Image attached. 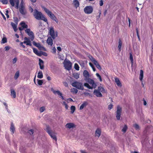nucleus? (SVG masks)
Wrapping results in <instances>:
<instances>
[{"label":"nucleus","instance_id":"f257e3e1","mask_svg":"<svg viewBox=\"0 0 153 153\" xmlns=\"http://www.w3.org/2000/svg\"><path fill=\"white\" fill-rule=\"evenodd\" d=\"M49 33L51 37H48L47 42L48 45L52 46L53 45V40L52 38L53 39H55L57 36V32H56L55 33L53 27H51L50 29Z\"/></svg>","mask_w":153,"mask_h":153},{"label":"nucleus","instance_id":"f03ea898","mask_svg":"<svg viewBox=\"0 0 153 153\" xmlns=\"http://www.w3.org/2000/svg\"><path fill=\"white\" fill-rule=\"evenodd\" d=\"M33 15L36 19L38 20H42L45 22H48V20L45 17V16L42 14L41 12L38 11L36 9L34 10Z\"/></svg>","mask_w":153,"mask_h":153},{"label":"nucleus","instance_id":"7ed1b4c3","mask_svg":"<svg viewBox=\"0 0 153 153\" xmlns=\"http://www.w3.org/2000/svg\"><path fill=\"white\" fill-rule=\"evenodd\" d=\"M41 7L42 9L47 14L48 16L53 20L56 23H58V20L55 15L53 14L52 12L47 8L44 6L41 5Z\"/></svg>","mask_w":153,"mask_h":153},{"label":"nucleus","instance_id":"20e7f679","mask_svg":"<svg viewBox=\"0 0 153 153\" xmlns=\"http://www.w3.org/2000/svg\"><path fill=\"white\" fill-rule=\"evenodd\" d=\"M46 131L52 138L56 141H57V138L55 134L52 132L51 128L48 125H46Z\"/></svg>","mask_w":153,"mask_h":153},{"label":"nucleus","instance_id":"39448f33","mask_svg":"<svg viewBox=\"0 0 153 153\" xmlns=\"http://www.w3.org/2000/svg\"><path fill=\"white\" fill-rule=\"evenodd\" d=\"M71 85L73 87L79 90H83L84 89L82 83L79 82L74 81L71 84Z\"/></svg>","mask_w":153,"mask_h":153},{"label":"nucleus","instance_id":"423d86ee","mask_svg":"<svg viewBox=\"0 0 153 153\" xmlns=\"http://www.w3.org/2000/svg\"><path fill=\"white\" fill-rule=\"evenodd\" d=\"M64 67L68 71L70 70L72 68V63L69 60H65L64 63Z\"/></svg>","mask_w":153,"mask_h":153},{"label":"nucleus","instance_id":"0eeeda50","mask_svg":"<svg viewBox=\"0 0 153 153\" xmlns=\"http://www.w3.org/2000/svg\"><path fill=\"white\" fill-rule=\"evenodd\" d=\"M122 111V108L120 105H118L116 112V117L118 120H120V119Z\"/></svg>","mask_w":153,"mask_h":153},{"label":"nucleus","instance_id":"6e6552de","mask_svg":"<svg viewBox=\"0 0 153 153\" xmlns=\"http://www.w3.org/2000/svg\"><path fill=\"white\" fill-rule=\"evenodd\" d=\"M85 13L87 14L91 13L93 11V8L91 6H87L84 9Z\"/></svg>","mask_w":153,"mask_h":153},{"label":"nucleus","instance_id":"1a4fd4ad","mask_svg":"<svg viewBox=\"0 0 153 153\" xmlns=\"http://www.w3.org/2000/svg\"><path fill=\"white\" fill-rule=\"evenodd\" d=\"M25 32L30 37V38L31 40L33 41L34 39V35L33 32L30 31V29H27L25 30Z\"/></svg>","mask_w":153,"mask_h":153},{"label":"nucleus","instance_id":"9d476101","mask_svg":"<svg viewBox=\"0 0 153 153\" xmlns=\"http://www.w3.org/2000/svg\"><path fill=\"white\" fill-rule=\"evenodd\" d=\"M91 85V87H92V89L93 88H95L97 87V85L95 83L94 81L90 78H88L86 80Z\"/></svg>","mask_w":153,"mask_h":153},{"label":"nucleus","instance_id":"9b49d317","mask_svg":"<svg viewBox=\"0 0 153 153\" xmlns=\"http://www.w3.org/2000/svg\"><path fill=\"white\" fill-rule=\"evenodd\" d=\"M10 3L12 7H14L15 5V3L16 4V7L18 8L19 5V0H9Z\"/></svg>","mask_w":153,"mask_h":153},{"label":"nucleus","instance_id":"f8f14e48","mask_svg":"<svg viewBox=\"0 0 153 153\" xmlns=\"http://www.w3.org/2000/svg\"><path fill=\"white\" fill-rule=\"evenodd\" d=\"M19 10L20 13L22 15H25L27 13L25 6L19 7Z\"/></svg>","mask_w":153,"mask_h":153},{"label":"nucleus","instance_id":"ddd939ff","mask_svg":"<svg viewBox=\"0 0 153 153\" xmlns=\"http://www.w3.org/2000/svg\"><path fill=\"white\" fill-rule=\"evenodd\" d=\"M52 91L53 92V93L56 94H57L58 95H59L60 96V97L62 100L64 99L63 97L62 96V94L59 91H55L53 89H51Z\"/></svg>","mask_w":153,"mask_h":153},{"label":"nucleus","instance_id":"4468645a","mask_svg":"<svg viewBox=\"0 0 153 153\" xmlns=\"http://www.w3.org/2000/svg\"><path fill=\"white\" fill-rule=\"evenodd\" d=\"M94 93L97 97H102V94L98 90H94Z\"/></svg>","mask_w":153,"mask_h":153},{"label":"nucleus","instance_id":"2eb2a0df","mask_svg":"<svg viewBox=\"0 0 153 153\" xmlns=\"http://www.w3.org/2000/svg\"><path fill=\"white\" fill-rule=\"evenodd\" d=\"M83 75L84 77L85 78V79L87 80L88 78H89V74L87 71L85 70L83 72Z\"/></svg>","mask_w":153,"mask_h":153},{"label":"nucleus","instance_id":"dca6fc26","mask_svg":"<svg viewBox=\"0 0 153 153\" xmlns=\"http://www.w3.org/2000/svg\"><path fill=\"white\" fill-rule=\"evenodd\" d=\"M76 126L73 123H67L65 125V127L66 128H73L75 127Z\"/></svg>","mask_w":153,"mask_h":153},{"label":"nucleus","instance_id":"f3484780","mask_svg":"<svg viewBox=\"0 0 153 153\" xmlns=\"http://www.w3.org/2000/svg\"><path fill=\"white\" fill-rule=\"evenodd\" d=\"M39 65L40 66V68L41 69H43L44 68V65H43L44 62L43 61L40 59H39Z\"/></svg>","mask_w":153,"mask_h":153},{"label":"nucleus","instance_id":"a211bd4d","mask_svg":"<svg viewBox=\"0 0 153 153\" xmlns=\"http://www.w3.org/2000/svg\"><path fill=\"white\" fill-rule=\"evenodd\" d=\"M74 6L76 8H77L79 6V3L78 0H74L73 3Z\"/></svg>","mask_w":153,"mask_h":153},{"label":"nucleus","instance_id":"6ab92c4d","mask_svg":"<svg viewBox=\"0 0 153 153\" xmlns=\"http://www.w3.org/2000/svg\"><path fill=\"white\" fill-rule=\"evenodd\" d=\"M101 133V130L99 128H97L95 133V136H97L98 137H99Z\"/></svg>","mask_w":153,"mask_h":153},{"label":"nucleus","instance_id":"aec40b11","mask_svg":"<svg viewBox=\"0 0 153 153\" xmlns=\"http://www.w3.org/2000/svg\"><path fill=\"white\" fill-rule=\"evenodd\" d=\"M11 95L13 98H15L16 97V92L15 90L11 89L10 90Z\"/></svg>","mask_w":153,"mask_h":153},{"label":"nucleus","instance_id":"412c9836","mask_svg":"<svg viewBox=\"0 0 153 153\" xmlns=\"http://www.w3.org/2000/svg\"><path fill=\"white\" fill-rule=\"evenodd\" d=\"M88 104V103L86 101L84 102L79 107V109L82 110L84 107L86 106Z\"/></svg>","mask_w":153,"mask_h":153},{"label":"nucleus","instance_id":"4be33fe9","mask_svg":"<svg viewBox=\"0 0 153 153\" xmlns=\"http://www.w3.org/2000/svg\"><path fill=\"white\" fill-rule=\"evenodd\" d=\"M10 131L11 132H12V134H13L15 131V128L13 123H11V126L10 127Z\"/></svg>","mask_w":153,"mask_h":153},{"label":"nucleus","instance_id":"5701e85b","mask_svg":"<svg viewBox=\"0 0 153 153\" xmlns=\"http://www.w3.org/2000/svg\"><path fill=\"white\" fill-rule=\"evenodd\" d=\"M122 43V42L121 40L120 39L119 40L118 45V50L120 52L121 50Z\"/></svg>","mask_w":153,"mask_h":153},{"label":"nucleus","instance_id":"b1692460","mask_svg":"<svg viewBox=\"0 0 153 153\" xmlns=\"http://www.w3.org/2000/svg\"><path fill=\"white\" fill-rule=\"evenodd\" d=\"M100 92L102 93H105L106 92L105 90V89L102 86H100L98 87V89H97Z\"/></svg>","mask_w":153,"mask_h":153},{"label":"nucleus","instance_id":"393cba45","mask_svg":"<svg viewBox=\"0 0 153 153\" xmlns=\"http://www.w3.org/2000/svg\"><path fill=\"white\" fill-rule=\"evenodd\" d=\"M115 82L116 83L117 85L118 86L120 87H121L122 86V85L120 82L118 78H115Z\"/></svg>","mask_w":153,"mask_h":153},{"label":"nucleus","instance_id":"a878e982","mask_svg":"<svg viewBox=\"0 0 153 153\" xmlns=\"http://www.w3.org/2000/svg\"><path fill=\"white\" fill-rule=\"evenodd\" d=\"M20 25L24 29H27V25L25 24V23L24 22H22L20 23Z\"/></svg>","mask_w":153,"mask_h":153},{"label":"nucleus","instance_id":"bb28decb","mask_svg":"<svg viewBox=\"0 0 153 153\" xmlns=\"http://www.w3.org/2000/svg\"><path fill=\"white\" fill-rule=\"evenodd\" d=\"M130 60L131 61V66H133L134 64V60L132 54L131 53H130Z\"/></svg>","mask_w":153,"mask_h":153},{"label":"nucleus","instance_id":"cd10ccee","mask_svg":"<svg viewBox=\"0 0 153 153\" xmlns=\"http://www.w3.org/2000/svg\"><path fill=\"white\" fill-rule=\"evenodd\" d=\"M143 77V71L142 70H140V79L142 81Z\"/></svg>","mask_w":153,"mask_h":153},{"label":"nucleus","instance_id":"c85d7f7f","mask_svg":"<svg viewBox=\"0 0 153 153\" xmlns=\"http://www.w3.org/2000/svg\"><path fill=\"white\" fill-rule=\"evenodd\" d=\"M43 77L42 72L40 71L38 73L37 77L39 79H42Z\"/></svg>","mask_w":153,"mask_h":153},{"label":"nucleus","instance_id":"c756f323","mask_svg":"<svg viewBox=\"0 0 153 153\" xmlns=\"http://www.w3.org/2000/svg\"><path fill=\"white\" fill-rule=\"evenodd\" d=\"M19 76V71H17L15 74L14 78L15 79H17Z\"/></svg>","mask_w":153,"mask_h":153},{"label":"nucleus","instance_id":"7c9ffc66","mask_svg":"<svg viewBox=\"0 0 153 153\" xmlns=\"http://www.w3.org/2000/svg\"><path fill=\"white\" fill-rule=\"evenodd\" d=\"M23 43L24 44H26L27 45H29L30 46H31L32 44H31V42L30 40L28 41H24L23 42Z\"/></svg>","mask_w":153,"mask_h":153},{"label":"nucleus","instance_id":"2f4dec72","mask_svg":"<svg viewBox=\"0 0 153 153\" xmlns=\"http://www.w3.org/2000/svg\"><path fill=\"white\" fill-rule=\"evenodd\" d=\"M78 90L76 88H71V91L73 94H76L78 92Z\"/></svg>","mask_w":153,"mask_h":153},{"label":"nucleus","instance_id":"473e14b6","mask_svg":"<svg viewBox=\"0 0 153 153\" xmlns=\"http://www.w3.org/2000/svg\"><path fill=\"white\" fill-rule=\"evenodd\" d=\"M128 128L127 126L126 125H125L122 130V131L124 133L126 132Z\"/></svg>","mask_w":153,"mask_h":153},{"label":"nucleus","instance_id":"72a5a7b5","mask_svg":"<svg viewBox=\"0 0 153 153\" xmlns=\"http://www.w3.org/2000/svg\"><path fill=\"white\" fill-rule=\"evenodd\" d=\"M71 114H73L75 110V106L72 105L71 107Z\"/></svg>","mask_w":153,"mask_h":153},{"label":"nucleus","instance_id":"f704fd0d","mask_svg":"<svg viewBox=\"0 0 153 153\" xmlns=\"http://www.w3.org/2000/svg\"><path fill=\"white\" fill-rule=\"evenodd\" d=\"M73 76L76 79H78L79 77V74L78 73H75L73 74Z\"/></svg>","mask_w":153,"mask_h":153},{"label":"nucleus","instance_id":"c9c22d12","mask_svg":"<svg viewBox=\"0 0 153 153\" xmlns=\"http://www.w3.org/2000/svg\"><path fill=\"white\" fill-rule=\"evenodd\" d=\"M84 86L86 87H87L89 89H92V88L91 87L89 84L87 83H85L84 84Z\"/></svg>","mask_w":153,"mask_h":153},{"label":"nucleus","instance_id":"e433bc0d","mask_svg":"<svg viewBox=\"0 0 153 153\" xmlns=\"http://www.w3.org/2000/svg\"><path fill=\"white\" fill-rule=\"evenodd\" d=\"M74 68L77 71H79V66L77 63H75L74 64Z\"/></svg>","mask_w":153,"mask_h":153},{"label":"nucleus","instance_id":"4c0bfd02","mask_svg":"<svg viewBox=\"0 0 153 153\" xmlns=\"http://www.w3.org/2000/svg\"><path fill=\"white\" fill-rule=\"evenodd\" d=\"M89 65L91 67L94 71H96V69L94 65L91 62L89 63Z\"/></svg>","mask_w":153,"mask_h":153},{"label":"nucleus","instance_id":"58836bf2","mask_svg":"<svg viewBox=\"0 0 153 153\" xmlns=\"http://www.w3.org/2000/svg\"><path fill=\"white\" fill-rule=\"evenodd\" d=\"M13 19L15 23L16 24V25H17L18 22V18L16 17H15L13 18Z\"/></svg>","mask_w":153,"mask_h":153},{"label":"nucleus","instance_id":"ea45409f","mask_svg":"<svg viewBox=\"0 0 153 153\" xmlns=\"http://www.w3.org/2000/svg\"><path fill=\"white\" fill-rule=\"evenodd\" d=\"M37 81H38V84L39 85H42L43 83V81L42 80H40L37 79Z\"/></svg>","mask_w":153,"mask_h":153},{"label":"nucleus","instance_id":"a19ab883","mask_svg":"<svg viewBox=\"0 0 153 153\" xmlns=\"http://www.w3.org/2000/svg\"><path fill=\"white\" fill-rule=\"evenodd\" d=\"M92 62L94 63V64L96 66V65H98L99 64L98 63V62L95 59H92Z\"/></svg>","mask_w":153,"mask_h":153},{"label":"nucleus","instance_id":"79ce46f5","mask_svg":"<svg viewBox=\"0 0 153 153\" xmlns=\"http://www.w3.org/2000/svg\"><path fill=\"white\" fill-rule=\"evenodd\" d=\"M0 1L3 4H7L8 3L7 0H0Z\"/></svg>","mask_w":153,"mask_h":153},{"label":"nucleus","instance_id":"37998d69","mask_svg":"<svg viewBox=\"0 0 153 153\" xmlns=\"http://www.w3.org/2000/svg\"><path fill=\"white\" fill-rule=\"evenodd\" d=\"M136 31L137 34V35L138 38V39H139V40H140V36H139V31H138V28H136Z\"/></svg>","mask_w":153,"mask_h":153},{"label":"nucleus","instance_id":"c03bdc74","mask_svg":"<svg viewBox=\"0 0 153 153\" xmlns=\"http://www.w3.org/2000/svg\"><path fill=\"white\" fill-rule=\"evenodd\" d=\"M21 3L20 4V7H23L25 6V4L24 3V2L23 1V0H21Z\"/></svg>","mask_w":153,"mask_h":153},{"label":"nucleus","instance_id":"a18cd8bd","mask_svg":"<svg viewBox=\"0 0 153 153\" xmlns=\"http://www.w3.org/2000/svg\"><path fill=\"white\" fill-rule=\"evenodd\" d=\"M45 110L44 107H42L40 108L39 111L40 112L42 113Z\"/></svg>","mask_w":153,"mask_h":153},{"label":"nucleus","instance_id":"49530a36","mask_svg":"<svg viewBox=\"0 0 153 153\" xmlns=\"http://www.w3.org/2000/svg\"><path fill=\"white\" fill-rule=\"evenodd\" d=\"M134 128H135L136 130H137L139 129V125L137 124H134Z\"/></svg>","mask_w":153,"mask_h":153},{"label":"nucleus","instance_id":"de8ad7c7","mask_svg":"<svg viewBox=\"0 0 153 153\" xmlns=\"http://www.w3.org/2000/svg\"><path fill=\"white\" fill-rule=\"evenodd\" d=\"M33 52L36 55L38 52V50L36 48H33Z\"/></svg>","mask_w":153,"mask_h":153},{"label":"nucleus","instance_id":"09e8293b","mask_svg":"<svg viewBox=\"0 0 153 153\" xmlns=\"http://www.w3.org/2000/svg\"><path fill=\"white\" fill-rule=\"evenodd\" d=\"M28 132L30 135H32L33 133V129H30L28 131Z\"/></svg>","mask_w":153,"mask_h":153},{"label":"nucleus","instance_id":"8fccbe9b","mask_svg":"<svg viewBox=\"0 0 153 153\" xmlns=\"http://www.w3.org/2000/svg\"><path fill=\"white\" fill-rule=\"evenodd\" d=\"M17 25H16V24H15L13 22H11V25L12 26L13 28H15L16 27H17Z\"/></svg>","mask_w":153,"mask_h":153},{"label":"nucleus","instance_id":"3c124183","mask_svg":"<svg viewBox=\"0 0 153 153\" xmlns=\"http://www.w3.org/2000/svg\"><path fill=\"white\" fill-rule=\"evenodd\" d=\"M96 75L97 76V77H98L100 81H102V78L101 77V76L98 73H97L96 74Z\"/></svg>","mask_w":153,"mask_h":153},{"label":"nucleus","instance_id":"603ef678","mask_svg":"<svg viewBox=\"0 0 153 153\" xmlns=\"http://www.w3.org/2000/svg\"><path fill=\"white\" fill-rule=\"evenodd\" d=\"M63 104L64 105L65 108L66 109H68V106L66 103L65 102H63Z\"/></svg>","mask_w":153,"mask_h":153},{"label":"nucleus","instance_id":"864d4df0","mask_svg":"<svg viewBox=\"0 0 153 153\" xmlns=\"http://www.w3.org/2000/svg\"><path fill=\"white\" fill-rule=\"evenodd\" d=\"M113 105L112 104H110L108 105V109L109 110L113 108Z\"/></svg>","mask_w":153,"mask_h":153},{"label":"nucleus","instance_id":"5fc2aeb1","mask_svg":"<svg viewBox=\"0 0 153 153\" xmlns=\"http://www.w3.org/2000/svg\"><path fill=\"white\" fill-rule=\"evenodd\" d=\"M2 41L3 43H5L7 42V39L5 38H3Z\"/></svg>","mask_w":153,"mask_h":153},{"label":"nucleus","instance_id":"6e6d98bb","mask_svg":"<svg viewBox=\"0 0 153 153\" xmlns=\"http://www.w3.org/2000/svg\"><path fill=\"white\" fill-rule=\"evenodd\" d=\"M99 4L100 6H102L103 4V1L102 0H100L99 1Z\"/></svg>","mask_w":153,"mask_h":153},{"label":"nucleus","instance_id":"4d7b16f0","mask_svg":"<svg viewBox=\"0 0 153 153\" xmlns=\"http://www.w3.org/2000/svg\"><path fill=\"white\" fill-rule=\"evenodd\" d=\"M96 67L100 71L102 69V68L100 66V65L99 64L97 65H96Z\"/></svg>","mask_w":153,"mask_h":153},{"label":"nucleus","instance_id":"13d9d810","mask_svg":"<svg viewBox=\"0 0 153 153\" xmlns=\"http://www.w3.org/2000/svg\"><path fill=\"white\" fill-rule=\"evenodd\" d=\"M42 52H41V51L39 52L38 51V52L36 54V55H37L39 56H41L42 55Z\"/></svg>","mask_w":153,"mask_h":153},{"label":"nucleus","instance_id":"bf43d9fd","mask_svg":"<svg viewBox=\"0 0 153 153\" xmlns=\"http://www.w3.org/2000/svg\"><path fill=\"white\" fill-rule=\"evenodd\" d=\"M5 51H8L10 49V47L9 46H7L5 47Z\"/></svg>","mask_w":153,"mask_h":153},{"label":"nucleus","instance_id":"052dcab7","mask_svg":"<svg viewBox=\"0 0 153 153\" xmlns=\"http://www.w3.org/2000/svg\"><path fill=\"white\" fill-rule=\"evenodd\" d=\"M17 58L16 57L14 58L13 59V63L14 64V63H16L17 61Z\"/></svg>","mask_w":153,"mask_h":153},{"label":"nucleus","instance_id":"680f3d73","mask_svg":"<svg viewBox=\"0 0 153 153\" xmlns=\"http://www.w3.org/2000/svg\"><path fill=\"white\" fill-rule=\"evenodd\" d=\"M29 10L30 11L31 13H32L33 11V8L31 6H30L29 7Z\"/></svg>","mask_w":153,"mask_h":153},{"label":"nucleus","instance_id":"e2e57ef3","mask_svg":"<svg viewBox=\"0 0 153 153\" xmlns=\"http://www.w3.org/2000/svg\"><path fill=\"white\" fill-rule=\"evenodd\" d=\"M8 10L6 11V13H5V15H6L7 18H9V16L8 14Z\"/></svg>","mask_w":153,"mask_h":153},{"label":"nucleus","instance_id":"0e129e2a","mask_svg":"<svg viewBox=\"0 0 153 153\" xmlns=\"http://www.w3.org/2000/svg\"><path fill=\"white\" fill-rule=\"evenodd\" d=\"M3 104L5 106V108L6 109H7V108H8L7 104L5 102H3Z\"/></svg>","mask_w":153,"mask_h":153},{"label":"nucleus","instance_id":"69168bd1","mask_svg":"<svg viewBox=\"0 0 153 153\" xmlns=\"http://www.w3.org/2000/svg\"><path fill=\"white\" fill-rule=\"evenodd\" d=\"M23 42H21L20 43V45L21 46H22L24 48H25V45H23Z\"/></svg>","mask_w":153,"mask_h":153},{"label":"nucleus","instance_id":"338daca9","mask_svg":"<svg viewBox=\"0 0 153 153\" xmlns=\"http://www.w3.org/2000/svg\"><path fill=\"white\" fill-rule=\"evenodd\" d=\"M57 50L59 51H60L62 50V49L60 47H57Z\"/></svg>","mask_w":153,"mask_h":153},{"label":"nucleus","instance_id":"774afa93","mask_svg":"<svg viewBox=\"0 0 153 153\" xmlns=\"http://www.w3.org/2000/svg\"><path fill=\"white\" fill-rule=\"evenodd\" d=\"M107 10H105L104 12L103 13V14L104 16H105L106 14L107 13Z\"/></svg>","mask_w":153,"mask_h":153}]
</instances>
